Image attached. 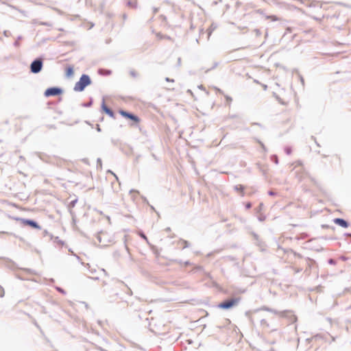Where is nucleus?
<instances>
[{
	"mask_svg": "<svg viewBox=\"0 0 351 351\" xmlns=\"http://www.w3.org/2000/svg\"><path fill=\"white\" fill-rule=\"evenodd\" d=\"M92 84L90 77L87 74H82L79 80L75 83L73 90L75 92H82L85 88Z\"/></svg>",
	"mask_w": 351,
	"mask_h": 351,
	"instance_id": "obj_1",
	"label": "nucleus"
},
{
	"mask_svg": "<svg viewBox=\"0 0 351 351\" xmlns=\"http://www.w3.org/2000/svg\"><path fill=\"white\" fill-rule=\"evenodd\" d=\"M241 301V298H232L230 299L225 300L224 301L220 302L217 307L223 310H229L234 306H236L239 304V302Z\"/></svg>",
	"mask_w": 351,
	"mask_h": 351,
	"instance_id": "obj_2",
	"label": "nucleus"
},
{
	"mask_svg": "<svg viewBox=\"0 0 351 351\" xmlns=\"http://www.w3.org/2000/svg\"><path fill=\"white\" fill-rule=\"evenodd\" d=\"M43 67V59L42 57L35 58L30 64V72L34 74L39 73Z\"/></svg>",
	"mask_w": 351,
	"mask_h": 351,
	"instance_id": "obj_3",
	"label": "nucleus"
},
{
	"mask_svg": "<svg viewBox=\"0 0 351 351\" xmlns=\"http://www.w3.org/2000/svg\"><path fill=\"white\" fill-rule=\"evenodd\" d=\"M13 219L17 221H20L23 226H29L33 229H37V230L41 229V227L38 224V223L34 219H25V218H21V217H14Z\"/></svg>",
	"mask_w": 351,
	"mask_h": 351,
	"instance_id": "obj_4",
	"label": "nucleus"
},
{
	"mask_svg": "<svg viewBox=\"0 0 351 351\" xmlns=\"http://www.w3.org/2000/svg\"><path fill=\"white\" fill-rule=\"evenodd\" d=\"M64 93L63 88L59 86H51L47 88L44 92L45 97L60 96Z\"/></svg>",
	"mask_w": 351,
	"mask_h": 351,
	"instance_id": "obj_5",
	"label": "nucleus"
},
{
	"mask_svg": "<svg viewBox=\"0 0 351 351\" xmlns=\"http://www.w3.org/2000/svg\"><path fill=\"white\" fill-rule=\"evenodd\" d=\"M119 113L125 119L132 121L134 123L136 124L140 122V118L131 112L120 109Z\"/></svg>",
	"mask_w": 351,
	"mask_h": 351,
	"instance_id": "obj_6",
	"label": "nucleus"
},
{
	"mask_svg": "<svg viewBox=\"0 0 351 351\" xmlns=\"http://www.w3.org/2000/svg\"><path fill=\"white\" fill-rule=\"evenodd\" d=\"M101 109L102 112L106 114L110 117H111L112 119L116 118L114 112L110 108H109L108 106H106L104 99H103V100H102L101 105Z\"/></svg>",
	"mask_w": 351,
	"mask_h": 351,
	"instance_id": "obj_7",
	"label": "nucleus"
},
{
	"mask_svg": "<svg viewBox=\"0 0 351 351\" xmlns=\"http://www.w3.org/2000/svg\"><path fill=\"white\" fill-rule=\"evenodd\" d=\"M333 222L336 225H337L340 227H342L343 228H347L350 226V223L347 220H346L343 218H335L333 219Z\"/></svg>",
	"mask_w": 351,
	"mask_h": 351,
	"instance_id": "obj_8",
	"label": "nucleus"
},
{
	"mask_svg": "<svg viewBox=\"0 0 351 351\" xmlns=\"http://www.w3.org/2000/svg\"><path fill=\"white\" fill-rule=\"evenodd\" d=\"M52 160H51V165H56L57 167H63L66 163V161L65 160L57 157L56 156H53Z\"/></svg>",
	"mask_w": 351,
	"mask_h": 351,
	"instance_id": "obj_9",
	"label": "nucleus"
},
{
	"mask_svg": "<svg viewBox=\"0 0 351 351\" xmlns=\"http://www.w3.org/2000/svg\"><path fill=\"white\" fill-rule=\"evenodd\" d=\"M39 158L46 163H49L51 165V160H53L52 158L53 156H49L47 154L40 153L38 155Z\"/></svg>",
	"mask_w": 351,
	"mask_h": 351,
	"instance_id": "obj_10",
	"label": "nucleus"
},
{
	"mask_svg": "<svg viewBox=\"0 0 351 351\" xmlns=\"http://www.w3.org/2000/svg\"><path fill=\"white\" fill-rule=\"evenodd\" d=\"M74 74L73 67L72 66H68L65 69V75L67 77H71Z\"/></svg>",
	"mask_w": 351,
	"mask_h": 351,
	"instance_id": "obj_11",
	"label": "nucleus"
},
{
	"mask_svg": "<svg viewBox=\"0 0 351 351\" xmlns=\"http://www.w3.org/2000/svg\"><path fill=\"white\" fill-rule=\"evenodd\" d=\"M98 73L101 75L108 76L111 75L112 71L106 69H99Z\"/></svg>",
	"mask_w": 351,
	"mask_h": 351,
	"instance_id": "obj_12",
	"label": "nucleus"
},
{
	"mask_svg": "<svg viewBox=\"0 0 351 351\" xmlns=\"http://www.w3.org/2000/svg\"><path fill=\"white\" fill-rule=\"evenodd\" d=\"M234 189L238 192H240L241 196L245 195V193H244L245 186L243 185H242V184L235 185L234 186Z\"/></svg>",
	"mask_w": 351,
	"mask_h": 351,
	"instance_id": "obj_13",
	"label": "nucleus"
},
{
	"mask_svg": "<svg viewBox=\"0 0 351 351\" xmlns=\"http://www.w3.org/2000/svg\"><path fill=\"white\" fill-rule=\"evenodd\" d=\"M52 241L55 244H56L59 247H62L64 244V242L62 240H61L58 237H53Z\"/></svg>",
	"mask_w": 351,
	"mask_h": 351,
	"instance_id": "obj_14",
	"label": "nucleus"
},
{
	"mask_svg": "<svg viewBox=\"0 0 351 351\" xmlns=\"http://www.w3.org/2000/svg\"><path fill=\"white\" fill-rule=\"evenodd\" d=\"M260 310L271 312V313H272L274 314H276V315H278L279 313L278 311H277L276 310H275L274 308H269V307H267V306H263L261 308L257 309L256 311H260Z\"/></svg>",
	"mask_w": 351,
	"mask_h": 351,
	"instance_id": "obj_15",
	"label": "nucleus"
},
{
	"mask_svg": "<svg viewBox=\"0 0 351 351\" xmlns=\"http://www.w3.org/2000/svg\"><path fill=\"white\" fill-rule=\"evenodd\" d=\"M93 99L92 97L89 98V101L88 102H83L81 104V106L84 108H89L93 105Z\"/></svg>",
	"mask_w": 351,
	"mask_h": 351,
	"instance_id": "obj_16",
	"label": "nucleus"
},
{
	"mask_svg": "<svg viewBox=\"0 0 351 351\" xmlns=\"http://www.w3.org/2000/svg\"><path fill=\"white\" fill-rule=\"evenodd\" d=\"M254 140L256 142H257L261 145V148L263 149V150L264 152H267V151L265 145H264V143L261 141H260L258 138H256V137L254 138Z\"/></svg>",
	"mask_w": 351,
	"mask_h": 351,
	"instance_id": "obj_17",
	"label": "nucleus"
},
{
	"mask_svg": "<svg viewBox=\"0 0 351 351\" xmlns=\"http://www.w3.org/2000/svg\"><path fill=\"white\" fill-rule=\"evenodd\" d=\"M138 236L143 239V240H145L148 244H149V241H148V239L147 237V236L145 235V234L142 231V230H140L138 233Z\"/></svg>",
	"mask_w": 351,
	"mask_h": 351,
	"instance_id": "obj_18",
	"label": "nucleus"
},
{
	"mask_svg": "<svg viewBox=\"0 0 351 351\" xmlns=\"http://www.w3.org/2000/svg\"><path fill=\"white\" fill-rule=\"evenodd\" d=\"M8 7L11 8L12 9L16 10L23 14L24 16H26V12L25 10H21L18 7L13 5H8Z\"/></svg>",
	"mask_w": 351,
	"mask_h": 351,
	"instance_id": "obj_19",
	"label": "nucleus"
},
{
	"mask_svg": "<svg viewBox=\"0 0 351 351\" xmlns=\"http://www.w3.org/2000/svg\"><path fill=\"white\" fill-rule=\"evenodd\" d=\"M271 161L278 165L279 163L278 157L276 154H273L270 157Z\"/></svg>",
	"mask_w": 351,
	"mask_h": 351,
	"instance_id": "obj_20",
	"label": "nucleus"
},
{
	"mask_svg": "<svg viewBox=\"0 0 351 351\" xmlns=\"http://www.w3.org/2000/svg\"><path fill=\"white\" fill-rule=\"evenodd\" d=\"M126 5L132 8H136L137 7V3L132 1H127Z\"/></svg>",
	"mask_w": 351,
	"mask_h": 351,
	"instance_id": "obj_21",
	"label": "nucleus"
},
{
	"mask_svg": "<svg viewBox=\"0 0 351 351\" xmlns=\"http://www.w3.org/2000/svg\"><path fill=\"white\" fill-rule=\"evenodd\" d=\"M23 39V36H19L17 38H16V40L13 43V45L15 47H20V43H19V40H22Z\"/></svg>",
	"mask_w": 351,
	"mask_h": 351,
	"instance_id": "obj_22",
	"label": "nucleus"
},
{
	"mask_svg": "<svg viewBox=\"0 0 351 351\" xmlns=\"http://www.w3.org/2000/svg\"><path fill=\"white\" fill-rule=\"evenodd\" d=\"M264 207L263 203H260L259 205L255 208V211L257 213H260Z\"/></svg>",
	"mask_w": 351,
	"mask_h": 351,
	"instance_id": "obj_23",
	"label": "nucleus"
},
{
	"mask_svg": "<svg viewBox=\"0 0 351 351\" xmlns=\"http://www.w3.org/2000/svg\"><path fill=\"white\" fill-rule=\"evenodd\" d=\"M43 237H47V236H49V239L50 240H52L53 238V235L50 234L47 230H45L43 232Z\"/></svg>",
	"mask_w": 351,
	"mask_h": 351,
	"instance_id": "obj_24",
	"label": "nucleus"
},
{
	"mask_svg": "<svg viewBox=\"0 0 351 351\" xmlns=\"http://www.w3.org/2000/svg\"><path fill=\"white\" fill-rule=\"evenodd\" d=\"M112 256H113V258H114L115 260H118V259L119 258V257H120L121 254H120V252H119V251H114V252H113Z\"/></svg>",
	"mask_w": 351,
	"mask_h": 351,
	"instance_id": "obj_25",
	"label": "nucleus"
},
{
	"mask_svg": "<svg viewBox=\"0 0 351 351\" xmlns=\"http://www.w3.org/2000/svg\"><path fill=\"white\" fill-rule=\"evenodd\" d=\"M285 152L287 155H290L292 152V149L291 147L287 146L285 147Z\"/></svg>",
	"mask_w": 351,
	"mask_h": 351,
	"instance_id": "obj_26",
	"label": "nucleus"
},
{
	"mask_svg": "<svg viewBox=\"0 0 351 351\" xmlns=\"http://www.w3.org/2000/svg\"><path fill=\"white\" fill-rule=\"evenodd\" d=\"M181 242L184 244L183 249L189 247L190 246V243L188 241L182 239Z\"/></svg>",
	"mask_w": 351,
	"mask_h": 351,
	"instance_id": "obj_27",
	"label": "nucleus"
},
{
	"mask_svg": "<svg viewBox=\"0 0 351 351\" xmlns=\"http://www.w3.org/2000/svg\"><path fill=\"white\" fill-rule=\"evenodd\" d=\"M328 263L331 265H335L337 264V261L334 258H329L328 260Z\"/></svg>",
	"mask_w": 351,
	"mask_h": 351,
	"instance_id": "obj_28",
	"label": "nucleus"
},
{
	"mask_svg": "<svg viewBox=\"0 0 351 351\" xmlns=\"http://www.w3.org/2000/svg\"><path fill=\"white\" fill-rule=\"evenodd\" d=\"M56 289V290H57L59 293H62V294H63V295H65V294H66V291H65V290H64V289H62V287H57Z\"/></svg>",
	"mask_w": 351,
	"mask_h": 351,
	"instance_id": "obj_29",
	"label": "nucleus"
},
{
	"mask_svg": "<svg viewBox=\"0 0 351 351\" xmlns=\"http://www.w3.org/2000/svg\"><path fill=\"white\" fill-rule=\"evenodd\" d=\"M39 25H44V26H48V27H51L52 25L51 23L44 22V21L39 22Z\"/></svg>",
	"mask_w": 351,
	"mask_h": 351,
	"instance_id": "obj_30",
	"label": "nucleus"
},
{
	"mask_svg": "<svg viewBox=\"0 0 351 351\" xmlns=\"http://www.w3.org/2000/svg\"><path fill=\"white\" fill-rule=\"evenodd\" d=\"M266 219V216L263 214H261L258 217V221H264Z\"/></svg>",
	"mask_w": 351,
	"mask_h": 351,
	"instance_id": "obj_31",
	"label": "nucleus"
},
{
	"mask_svg": "<svg viewBox=\"0 0 351 351\" xmlns=\"http://www.w3.org/2000/svg\"><path fill=\"white\" fill-rule=\"evenodd\" d=\"M252 125H257L258 127H260L262 129H265V127L260 123H258V122H253L251 123Z\"/></svg>",
	"mask_w": 351,
	"mask_h": 351,
	"instance_id": "obj_32",
	"label": "nucleus"
},
{
	"mask_svg": "<svg viewBox=\"0 0 351 351\" xmlns=\"http://www.w3.org/2000/svg\"><path fill=\"white\" fill-rule=\"evenodd\" d=\"M101 165H102V161H101V159L100 158H98L97 159V168L99 167H101Z\"/></svg>",
	"mask_w": 351,
	"mask_h": 351,
	"instance_id": "obj_33",
	"label": "nucleus"
},
{
	"mask_svg": "<svg viewBox=\"0 0 351 351\" xmlns=\"http://www.w3.org/2000/svg\"><path fill=\"white\" fill-rule=\"evenodd\" d=\"M77 199L71 201V202L69 203V206L74 207L75 206V204L77 203Z\"/></svg>",
	"mask_w": 351,
	"mask_h": 351,
	"instance_id": "obj_34",
	"label": "nucleus"
},
{
	"mask_svg": "<svg viewBox=\"0 0 351 351\" xmlns=\"http://www.w3.org/2000/svg\"><path fill=\"white\" fill-rule=\"evenodd\" d=\"M261 324L263 326H269V324L267 322V321L265 319H263L261 320Z\"/></svg>",
	"mask_w": 351,
	"mask_h": 351,
	"instance_id": "obj_35",
	"label": "nucleus"
},
{
	"mask_svg": "<svg viewBox=\"0 0 351 351\" xmlns=\"http://www.w3.org/2000/svg\"><path fill=\"white\" fill-rule=\"evenodd\" d=\"M219 63L218 62H215L214 63L213 66L211 68L208 69L206 71V72H208V71H210V70H213V69H215V68L219 65Z\"/></svg>",
	"mask_w": 351,
	"mask_h": 351,
	"instance_id": "obj_36",
	"label": "nucleus"
},
{
	"mask_svg": "<svg viewBox=\"0 0 351 351\" xmlns=\"http://www.w3.org/2000/svg\"><path fill=\"white\" fill-rule=\"evenodd\" d=\"M5 295V291L3 288L0 285V298H3Z\"/></svg>",
	"mask_w": 351,
	"mask_h": 351,
	"instance_id": "obj_37",
	"label": "nucleus"
},
{
	"mask_svg": "<svg viewBox=\"0 0 351 351\" xmlns=\"http://www.w3.org/2000/svg\"><path fill=\"white\" fill-rule=\"evenodd\" d=\"M254 32H255L256 36H259L262 34L261 31L259 29H255Z\"/></svg>",
	"mask_w": 351,
	"mask_h": 351,
	"instance_id": "obj_38",
	"label": "nucleus"
},
{
	"mask_svg": "<svg viewBox=\"0 0 351 351\" xmlns=\"http://www.w3.org/2000/svg\"><path fill=\"white\" fill-rule=\"evenodd\" d=\"M268 19H271L273 21H278V17L275 15H271V16H267Z\"/></svg>",
	"mask_w": 351,
	"mask_h": 351,
	"instance_id": "obj_39",
	"label": "nucleus"
},
{
	"mask_svg": "<svg viewBox=\"0 0 351 351\" xmlns=\"http://www.w3.org/2000/svg\"><path fill=\"white\" fill-rule=\"evenodd\" d=\"M268 195L269 196H275L277 195V193H276L275 191H274L273 190H270L268 191Z\"/></svg>",
	"mask_w": 351,
	"mask_h": 351,
	"instance_id": "obj_40",
	"label": "nucleus"
},
{
	"mask_svg": "<svg viewBox=\"0 0 351 351\" xmlns=\"http://www.w3.org/2000/svg\"><path fill=\"white\" fill-rule=\"evenodd\" d=\"M291 252H293V254L295 257H298V258H302V257L300 254H299V253H298V252H295V251H293L292 250H291Z\"/></svg>",
	"mask_w": 351,
	"mask_h": 351,
	"instance_id": "obj_41",
	"label": "nucleus"
},
{
	"mask_svg": "<svg viewBox=\"0 0 351 351\" xmlns=\"http://www.w3.org/2000/svg\"><path fill=\"white\" fill-rule=\"evenodd\" d=\"M252 203H251V202H247V203L245 204V208H246V209H250V208H252Z\"/></svg>",
	"mask_w": 351,
	"mask_h": 351,
	"instance_id": "obj_42",
	"label": "nucleus"
},
{
	"mask_svg": "<svg viewBox=\"0 0 351 351\" xmlns=\"http://www.w3.org/2000/svg\"><path fill=\"white\" fill-rule=\"evenodd\" d=\"M3 35H4L5 36H6V37H8V36H10L11 35V33H10V31H8V30H5V31L3 32Z\"/></svg>",
	"mask_w": 351,
	"mask_h": 351,
	"instance_id": "obj_43",
	"label": "nucleus"
},
{
	"mask_svg": "<svg viewBox=\"0 0 351 351\" xmlns=\"http://www.w3.org/2000/svg\"><path fill=\"white\" fill-rule=\"evenodd\" d=\"M308 237V234L307 233H302L300 234V239H306V237Z\"/></svg>",
	"mask_w": 351,
	"mask_h": 351,
	"instance_id": "obj_44",
	"label": "nucleus"
},
{
	"mask_svg": "<svg viewBox=\"0 0 351 351\" xmlns=\"http://www.w3.org/2000/svg\"><path fill=\"white\" fill-rule=\"evenodd\" d=\"M141 198L143 199V203L147 204V205H149V201L147 200V199L145 197L142 196Z\"/></svg>",
	"mask_w": 351,
	"mask_h": 351,
	"instance_id": "obj_45",
	"label": "nucleus"
},
{
	"mask_svg": "<svg viewBox=\"0 0 351 351\" xmlns=\"http://www.w3.org/2000/svg\"><path fill=\"white\" fill-rule=\"evenodd\" d=\"M322 228H330V226L329 225L323 224V225H322ZM331 228L335 229V227H331Z\"/></svg>",
	"mask_w": 351,
	"mask_h": 351,
	"instance_id": "obj_46",
	"label": "nucleus"
},
{
	"mask_svg": "<svg viewBox=\"0 0 351 351\" xmlns=\"http://www.w3.org/2000/svg\"><path fill=\"white\" fill-rule=\"evenodd\" d=\"M299 77H300V82H301V83H302V86H304V80L303 77H302V75H299Z\"/></svg>",
	"mask_w": 351,
	"mask_h": 351,
	"instance_id": "obj_47",
	"label": "nucleus"
},
{
	"mask_svg": "<svg viewBox=\"0 0 351 351\" xmlns=\"http://www.w3.org/2000/svg\"><path fill=\"white\" fill-rule=\"evenodd\" d=\"M274 97H276V99L279 101L280 102L281 104H283L282 101H281V99L280 98V97L278 95H277L276 93H274Z\"/></svg>",
	"mask_w": 351,
	"mask_h": 351,
	"instance_id": "obj_48",
	"label": "nucleus"
},
{
	"mask_svg": "<svg viewBox=\"0 0 351 351\" xmlns=\"http://www.w3.org/2000/svg\"><path fill=\"white\" fill-rule=\"evenodd\" d=\"M296 163V166H302L303 163H302V160H297L295 162Z\"/></svg>",
	"mask_w": 351,
	"mask_h": 351,
	"instance_id": "obj_49",
	"label": "nucleus"
},
{
	"mask_svg": "<svg viewBox=\"0 0 351 351\" xmlns=\"http://www.w3.org/2000/svg\"><path fill=\"white\" fill-rule=\"evenodd\" d=\"M96 128L97 132H101V129L100 125L99 124H96V128Z\"/></svg>",
	"mask_w": 351,
	"mask_h": 351,
	"instance_id": "obj_50",
	"label": "nucleus"
},
{
	"mask_svg": "<svg viewBox=\"0 0 351 351\" xmlns=\"http://www.w3.org/2000/svg\"><path fill=\"white\" fill-rule=\"evenodd\" d=\"M172 261L174 263H179V264L182 263V261L181 260H178V259H174V260H172Z\"/></svg>",
	"mask_w": 351,
	"mask_h": 351,
	"instance_id": "obj_51",
	"label": "nucleus"
},
{
	"mask_svg": "<svg viewBox=\"0 0 351 351\" xmlns=\"http://www.w3.org/2000/svg\"><path fill=\"white\" fill-rule=\"evenodd\" d=\"M157 37L160 39L165 38V36L162 35L160 33L157 34Z\"/></svg>",
	"mask_w": 351,
	"mask_h": 351,
	"instance_id": "obj_52",
	"label": "nucleus"
},
{
	"mask_svg": "<svg viewBox=\"0 0 351 351\" xmlns=\"http://www.w3.org/2000/svg\"><path fill=\"white\" fill-rule=\"evenodd\" d=\"M130 75H132L133 77H136V73L134 71H130Z\"/></svg>",
	"mask_w": 351,
	"mask_h": 351,
	"instance_id": "obj_53",
	"label": "nucleus"
},
{
	"mask_svg": "<svg viewBox=\"0 0 351 351\" xmlns=\"http://www.w3.org/2000/svg\"><path fill=\"white\" fill-rule=\"evenodd\" d=\"M97 239L98 240L99 243L101 242V238L99 234L97 235Z\"/></svg>",
	"mask_w": 351,
	"mask_h": 351,
	"instance_id": "obj_54",
	"label": "nucleus"
},
{
	"mask_svg": "<svg viewBox=\"0 0 351 351\" xmlns=\"http://www.w3.org/2000/svg\"><path fill=\"white\" fill-rule=\"evenodd\" d=\"M0 2L2 3V4H4V5H6L8 6V5H10L8 3H7L6 1H3V0H0Z\"/></svg>",
	"mask_w": 351,
	"mask_h": 351,
	"instance_id": "obj_55",
	"label": "nucleus"
},
{
	"mask_svg": "<svg viewBox=\"0 0 351 351\" xmlns=\"http://www.w3.org/2000/svg\"><path fill=\"white\" fill-rule=\"evenodd\" d=\"M311 138H312V139H313V140L315 141V142L316 145H317L318 147H319V146H320V145H319V144L317 142L316 138H315L313 136H311Z\"/></svg>",
	"mask_w": 351,
	"mask_h": 351,
	"instance_id": "obj_56",
	"label": "nucleus"
},
{
	"mask_svg": "<svg viewBox=\"0 0 351 351\" xmlns=\"http://www.w3.org/2000/svg\"><path fill=\"white\" fill-rule=\"evenodd\" d=\"M139 193V192L138 191L134 190V189H132L130 191V193Z\"/></svg>",
	"mask_w": 351,
	"mask_h": 351,
	"instance_id": "obj_57",
	"label": "nucleus"
},
{
	"mask_svg": "<svg viewBox=\"0 0 351 351\" xmlns=\"http://www.w3.org/2000/svg\"><path fill=\"white\" fill-rule=\"evenodd\" d=\"M165 80L167 82H174V80L173 79H170L169 77H166Z\"/></svg>",
	"mask_w": 351,
	"mask_h": 351,
	"instance_id": "obj_58",
	"label": "nucleus"
},
{
	"mask_svg": "<svg viewBox=\"0 0 351 351\" xmlns=\"http://www.w3.org/2000/svg\"><path fill=\"white\" fill-rule=\"evenodd\" d=\"M108 173H112V174H113V175L115 176L116 179L118 180V177H117V176H116V174H114L112 171L108 170Z\"/></svg>",
	"mask_w": 351,
	"mask_h": 351,
	"instance_id": "obj_59",
	"label": "nucleus"
},
{
	"mask_svg": "<svg viewBox=\"0 0 351 351\" xmlns=\"http://www.w3.org/2000/svg\"><path fill=\"white\" fill-rule=\"evenodd\" d=\"M344 235L351 239V233H345Z\"/></svg>",
	"mask_w": 351,
	"mask_h": 351,
	"instance_id": "obj_60",
	"label": "nucleus"
},
{
	"mask_svg": "<svg viewBox=\"0 0 351 351\" xmlns=\"http://www.w3.org/2000/svg\"><path fill=\"white\" fill-rule=\"evenodd\" d=\"M148 206L150 207L151 210H154V211L156 212V210H155V208H154L152 205L149 204V205H148Z\"/></svg>",
	"mask_w": 351,
	"mask_h": 351,
	"instance_id": "obj_61",
	"label": "nucleus"
},
{
	"mask_svg": "<svg viewBox=\"0 0 351 351\" xmlns=\"http://www.w3.org/2000/svg\"><path fill=\"white\" fill-rule=\"evenodd\" d=\"M184 265H185L186 266H187V265H191V263H190L189 261H185V262H184Z\"/></svg>",
	"mask_w": 351,
	"mask_h": 351,
	"instance_id": "obj_62",
	"label": "nucleus"
},
{
	"mask_svg": "<svg viewBox=\"0 0 351 351\" xmlns=\"http://www.w3.org/2000/svg\"><path fill=\"white\" fill-rule=\"evenodd\" d=\"M32 23L34 24H39V23L38 22L37 19H34Z\"/></svg>",
	"mask_w": 351,
	"mask_h": 351,
	"instance_id": "obj_63",
	"label": "nucleus"
},
{
	"mask_svg": "<svg viewBox=\"0 0 351 351\" xmlns=\"http://www.w3.org/2000/svg\"><path fill=\"white\" fill-rule=\"evenodd\" d=\"M95 271H96V269H90V272L91 274H94V273H95Z\"/></svg>",
	"mask_w": 351,
	"mask_h": 351,
	"instance_id": "obj_64",
	"label": "nucleus"
}]
</instances>
